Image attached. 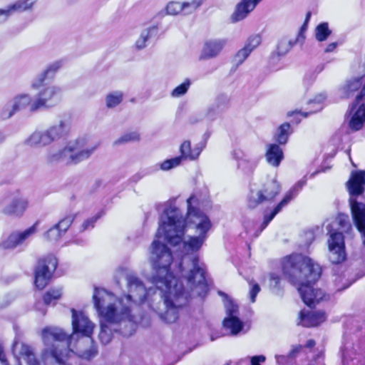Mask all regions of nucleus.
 <instances>
[{
  "mask_svg": "<svg viewBox=\"0 0 365 365\" xmlns=\"http://www.w3.org/2000/svg\"><path fill=\"white\" fill-rule=\"evenodd\" d=\"M196 201L195 196L187 200V222L179 208L173 202L166 203L160 216L156 236H163L166 242L174 247L182 242L183 256L179 264L181 277L193 292L203 296L207 294L209 289L205 266L200 263L197 252L207 238L211 222L205 214L193 206Z\"/></svg>",
  "mask_w": 365,
  "mask_h": 365,
  "instance_id": "1",
  "label": "nucleus"
},
{
  "mask_svg": "<svg viewBox=\"0 0 365 365\" xmlns=\"http://www.w3.org/2000/svg\"><path fill=\"white\" fill-rule=\"evenodd\" d=\"M150 260L153 272L150 281L160 289L157 297L158 304H162L165 311L164 313L160 312V307H155L153 302L150 304V307L158 312L162 320L166 323H173L178 318V309L187 304L189 298H203L206 295L197 294L187 285L185 290L183 284L177 282L170 272L173 257L170 249L165 244L158 240L153 242Z\"/></svg>",
  "mask_w": 365,
  "mask_h": 365,
  "instance_id": "2",
  "label": "nucleus"
},
{
  "mask_svg": "<svg viewBox=\"0 0 365 365\" xmlns=\"http://www.w3.org/2000/svg\"><path fill=\"white\" fill-rule=\"evenodd\" d=\"M125 279L128 294L117 298L113 293L103 288L96 287L93 299L98 315L108 323L128 322L130 331H122L125 336L131 335L138 322L136 317L132 314L134 306L148 301L149 304L157 300L159 292L155 284L154 288L147 289L143 281L134 273L126 274Z\"/></svg>",
  "mask_w": 365,
  "mask_h": 365,
  "instance_id": "3",
  "label": "nucleus"
},
{
  "mask_svg": "<svg viewBox=\"0 0 365 365\" xmlns=\"http://www.w3.org/2000/svg\"><path fill=\"white\" fill-rule=\"evenodd\" d=\"M282 271L292 284L298 286L301 297L308 307L326 299L327 295L322 289L313 287L321 276L322 269L309 257L302 254L287 257L282 263Z\"/></svg>",
  "mask_w": 365,
  "mask_h": 365,
  "instance_id": "4",
  "label": "nucleus"
},
{
  "mask_svg": "<svg viewBox=\"0 0 365 365\" xmlns=\"http://www.w3.org/2000/svg\"><path fill=\"white\" fill-rule=\"evenodd\" d=\"M72 312V327L73 334L68 336L61 329L58 327H46L42 330V339L46 348L58 346L55 343H65L66 347L71 351V341L76 334H81L84 336L90 337L93 334L94 324L83 312H77L74 309Z\"/></svg>",
  "mask_w": 365,
  "mask_h": 365,
  "instance_id": "5",
  "label": "nucleus"
},
{
  "mask_svg": "<svg viewBox=\"0 0 365 365\" xmlns=\"http://www.w3.org/2000/svg\"><path fill=\"white\" fill-rule=\"evenodd\" d=\"M346 187L350 195L349 204L353 220L365 245V204L356 200V197L364 192L365 170L352 172L346 182Z\"/></svg>",
  "mask_w": 365,
  "mask_h": 365,
  "instance_id": "6",
  "label": "nucleus"
},
{
  "mask_svg": "<svg viewBox=\"0 0 365 365\" xmlns=\"http://www.w3.org/2000/svg\"><path fill=\"white\" fill-rule=\"evenodd\" d=\"M330 235L328 240L329 259L332 264H340L346 259L343 232L349 233L351 225L349 216L339 214L331 225L327 226Z\"/></svg>",
  "mask_w": 365,
  "mask_h": 365,
  "instance_id": "7",
  "label": "nucleus"
},
{
  "mask_svg": "<svg viewBox=\"0 0 365 365\" xmlns=\"http://www.w3.org/2000/svg\"><path fill=\"white\" fill-rule=\"evenodd\" d=\"M70 131V123L61 119L46 129L36 130L26 140V144L35 148L46 147L66 137Z\"/></svg>",
  "mask_w": 365,
  "mask_h": 365,
  "instance_id": "8",
  "label": "nucleus"
},
{
  "mask_svg": "<svg viewBox=\"0 0 365 365\" xmlns=\"http://www.w3.org/2000/svg\"><path fill=\"white\" fill-rule=\"evenodd\" d=\"M280 191L281 185L275 178L267 180L261 189L250 191L247 201L248 207L254 209L259 204L271 202Z\"/></svg>",
  "mask_w": 365,
  "mask_h": 365,
  "instance_id": "9",
  "label": "nucleus"
},
{
  "mask_svg": "<svg viewBox=\"0 0 365 365\" xmlns=\"http://www.w3.org/2000/svg\"><path fill=\"white\" fill-rule=\"evenodd\" d=\"M61 100L60 88L51 86L38 91L33 99L30 111L34 113L41 109H48L58 105Z\"/></svg>",
  "mask_w": 365,
  "mask_h": 365,
  "instance_id": "10",
  "label": "nucleus"
},
{
  "mask_svg": "<svg viewBox=\"0 0 365 365\" xmlns=\"http://www.w3.org/2000/svg\"><path fill=\"white\" fill-rule=\"evenodd\" d=\"M98 145L78 150L80 148L78 140L68 143L63 148L60 149L63 163L66 165H76L88 158L94 153Z\"/></svg>",
  "mask_w": 365,
  "mask_h": 365,
  "instance_id": "11",
  "label": "nucleus"
},
{
  "mask_svg": "<svg viewBox=\"0 0 365 365\" xmlns=\"http://www.w3.org/2000/svg\"><path fill=\"white\" fill-rule=\"evenodd\" d=\"M57 264V259L53 255L39 259L35 270V284L38 289H43L48 284Z\"/></svg>",
  "mask_w": 365,
  "mask_h": 365,
  "instance_id": "12",
  "label": "nucleus"
},
{
  "mask_svg": "<svg viewBox=\"0 0 365 365\" xmlns=\"http://www.w3.org/2000/svg\"><path fill=\"white\" fill-rule=\"evenodd\" d=\"M364 86L360 93L356 96L354 102L351 105L349 115H351L349 120V128L354 130H359L365 123V78Z\"/></svg>",
  "mask_w": 365,
  "mask_h": 365,
  "instance_id": "13",
  "label": "nucleus"
},
{
  "mask_svg": "<svg viewBox=\"0 0 365 365\" xmlns=\"http://www.w3.org/2000/svg\"><path fill=\"white\" fill-rule=\"evenodd\" d=\"M307 184V180L304 178L303 179L297 181L292 187L285 194L283 199L277 205L269 215H264V220L260 225V230L256 235V237L264 230L269 223L274 219V217L282 211V210L286 207L289 202L295 198L298 194L301 192L303 187Z\"/></svg>",
  "mask_w": 365,
  "mask_h": 365,
  "instance_id": "14",
  "label": "nucleus"
},
{
  "mask_svg": "<svg viewBox=\"0 0 365 365\" xmlns=\"http://www.w3.org/2000/svg\"><path fill=\"white\" fill-rule=\"evenodd\" d=\"M1 212L7 216L21 217L29 206L28 200L17 193L3 200Z\"/></svg>",
  "mask_w": 365,
  "mask_h": 365,
  "instance_id": "15",
  "label": "nucleus"
},
{
  "mask_svg": "<svg viewBox=\"0 0 365 365\" xmlns=\"http://www.w3.org/2000/svg\"><path fill=\"white\" fill-rule=\"evenodd\" d=\"M38 222L24 231L12 232L5 240L0 242L3 250H14L21 246L28 239L37 232Z\"/></svg>",
  "mask_w": 365,
  "mask_h": 365,
  "instance_id": "16",
  "label": "nucleus"
},
{
  "mask_svg": "<svg viewBox=\"0 0 365 365\" xmlns=\"http://www.w3.org/2000/svg\"><path fill=\"white\" fill-rule=\"evenodd\" d=\"M225 308L227 317L223 320V326L230 331L232 335H237L244 327L242 322L237 316L238 307L232 301H229L225 304Z\"/></svg>",
  "mask_w": 365,
  "mask_h": 365,
  "instance_id": "17",
  "label": "nucleus"
},
{
  "mask_svg": "<svg viewBox=\"0 0 365 365\" xmlns=\"http://www.w3.org/2000/svg\"><path fill=\"white\" fill-rule=\"evenodd\" d=\"M227 43V40L226 38H215L205 41L200 58L205 60L217 57L221 53Z\"/></svg>",
  "mask_w": 365,
  "mask_h": 365,
  "instance_id": "18",
  "label": "nucleus"
},
{
  "mask_svg": "<svg viewBox=\"0 0 365 365\" xmlns=\"http://www.w3.org/2000/svg\"><path fill=\"white\" fill-rule=\"evenodd\" d=\"M12 352L17 359L23 358L26 360L27 365H41L36 358L32 347L24 343L15 342L12 347Z\"/></svg>",
  "mask_w": 365,
  "mask_h": 365,
  "instance_id": "19",
  "label": "nucleus"
},
{
  "mask_svg": "<svg viewBox=\"0 0 365 365\" xmlns=\"http://www.w3.org/2000/svg\"><path fill=\"white\" fill-rule=\"evenodd\" d=\"M326 314L323 311L302 310L299 313V324L306 327H317L326 320Z\"/></svg>",
  "mask_w": 365,
  "mask_h": 365,
  "instance_id": "20",
  "label": "nucleus"
},
{
  "mask_svg": "<svg viewBox=\"0 0 365 365\" xmlns=\"http://www.w3.org/2000/svg\"><path fill=\"white\" fill-rule=\"evenodd\" d=\"M234 158L237 160V167L244 173L251 174L257 165V161L250 159L240 151L235 150L233 153Z\"/></svg>",
  "mask_w": 365,
  "mask_h": 365,
  "instance_id": "21",
  "label": "nucleus"
},
{
  "mask_svg": "<svg viewBox=\"0 0 365 365\" xmlns=\"http://www.w3.org/2000/svg\"><path fill=\"white\" fill-rule=\"evenodd\" d=\"M255 9V4H252L249 0H242L236 6L231 16L232 23H237L245 19L247 15Z\"/></svg>",
  "mask_w": 365,
  "mask_h": 365,
  "instance_id": "22",
  "label": "nucleus"
},
{
  "mask_svg": "<svg viewBox=\"0 0 365 365\" xmlns=\"http://www.w3.org/2000/svg\"><path fill=\"white\" fill-rule=\"evenodd\" d=\"M265 157L269 165L278 167L284 158V153L279 145L273 143L268 146Z\"/></svg>",
  "mask_w": 365,
  "mask_h": 365,
  "instance_id": "23",
  "label": "nucleus"
},
{
  "mask_svg": "<svg viewBox=\"0 0 365 365\" xmlns=\"http://www.w3.org/2000/svg\"><path fill=\"white\" fill-rule=\"evenodd\" d=\"M364 83V76L351 78L346 82V83L340 88L341 96L342 98H349L352 96L354 92L361 88Z\"/></svg>",
  "mask_w": 365,
  "mask_h": 365,
  "instance_id": "24",
  "label": "nucleus"
},
{
  "mask_svg": "<svg viewBox=\"0 0 365 365\" xmlns=\"http://www.w3.org/2000/svg\"><path fill=\"white\" fill-rule=\"evenodd\" d=\"M158 34V28L156 26H150L142 31L138 40L135 41V48L138 50L145 48L150 40L155 37Z\"/></svg>",
  "mask_w": 365,
  "mask_h": 365,
  "instance_id": "25",
  "label": "nucleus"
},
{
  "mask_svg": "<svg viewBox=\"0 0 365 365\" xmlns=\"http://www.w3.org/2000/svg\"><path fill=\"white\" fill-rule=\"evenodd\" d=\"M10 101L12 102L13 106L16 113L25 109L28 106H29V108L31 107L33 102L32 98L30 95L26 93L16 95L13 98L10 99Z\"/></svg>",
  "mask_w": 365,
  "mask_h": 365,
  "instance_id": "26",
  "label": "nucleus"
},
{
  "mask_svg": "<svg viewBox=\"0 0 365 365\" xmlns=\"http://www.w3.org/2000/svg\"><path fill=\"white\" fill-rule=\"evenodd\" d=\"M292 133V130H291L289 123H284L277 128L274 133V138L279 145H285Z\"/></svg>",
  "mask_w": 365,
  "mask_h": 365,
  "instance_id": "27",
  "label": "nucleus"
},
{
  "mask_svg": "<svg viewBox=\"0 0 365 365\" xmlns=\"http://www.w3.org/2000/svg\"><path fill=\"white\" fill-rule=\"evenodd\" d=\"M327 96L324 93H319L314 99L310 100L308 103L312 109L309 112L300 113L304 118L308 117L310 114L320 111L323 108V102Z\"/></svg>",
  "mask_w": 365,
  "mask_h": 365,
  "instance_id": "28",
  "label": "nucleus"
},
{
  "mask_svg": "<svg viewBox=\"0 0 365 365\" xmlns=\"http://www.w3.org/2000/svg\"><path fill=\"white\" fill-rule=\"evenodd\" d=\"M66 351V349L63 350L59 349L57 347L46 348L45 349L46 354H49L50 356L53 359L54 365H69L66 363V355L64 354V352Z\"/></svg>",
  "mask_w": 365,
  "mask_h": 365,
  "instance_id": "29",
  "label": "nucleus"
},
{
  "mask_svg": "<svg viewBox=\"0 0 365 365\" xmlns=\"http://www.w3.org/2000/svg\"><path fill=\"white\" fill-rule=\"evenodd\" d=\"M297 42L299 41L296 38L288 39L287 37L282 38L277 46L276 53L277 56H285Z\"/></svg>",
  "mask_w": 365,
  "mask_h": 365,
  "instance_id": "30",
  "label": "nucleus"
},
{
  "mask_svg": "<svg viewBox=\"0 0 365 365\" xmlns=\"http://www.w3.org/2000/svg\"><path fill=\"white\" fill-rule=\"evenodd\" d=\"M331 33L332 31L329 27V24L327 22H322L315 28V38L319 42L324 41L329 38Z\"/></svg>",
  "mask_w": 365,
  "mask_h": 365,
  "instance_id": "31",
  "label": "nucleus"
},
{
  "mask_svg": "<svg viewBox=\"0 0 365 365\" xmlns=\"http://www.w3.org/2000/svg\"><path fill=\"white\" fill-rule=\"evenodd\" d=\"M61 289H51L43 295V302L46 305H54L56 303V301L61 298Z\"/></svg>",
  "mask_w": 365,
  "mask_h": 365,
  "instance_id": "32",
  "label": "nucleus"
},
{
  "mask_svg": "<svg viewBox=\"0 0 365 365\" xmlns=\"http://www.w3.org/2000/svg\"><path fill=\"white\" fill-rule=\"evenodd\" d=\"M16 113L12 102L10 100L0 106V120H1L11 118Z\"/></svg>",
  "mask_w": 365,
  "mask_h": 365,
  "instance_id": "33",
  "label": "nucleus"
},
{
  "mask_svg": "<svg viewBox=\"0 0 365 365\" xmlns=\"http://www.w3.org/2000/svg\"><path fill=\"white\" fill-rule=\"evenodd\" d=\"M34 1L30 0H19L11 5L8 6L11 14L16 11H23L32 7Z\"/></svg>",
  "mask_w": 365,
  "mask_h": 365,
  "instance_id": "34",
  "label": "nucleus"
},
{
  "mask_svg": "<svg viewBox=\"0 0 365 365\" xmlns=\"http://www.w3.org/2000/svg\"><path fill=\"white\" fill-rule=\"evenodd\" d=\"M180 155L178 156L180 158V160H192V148H191V143L189 140L184 141L180 147Z\"/></svg>",
  "mask_w": 365,
  "mask_h": 365,
  "instance_id": "35",
  "label": "nucleus"
},
{
  "mask_svg": "<svg viewBox=\"0 0 365 365\" xmlns=\"http://www.w3.org/2000/svg\"><path fill=\"white\" fill-rule=\"evenodd\" d=\"M99 339L103 344H108L112 339V333L108 326L102 321L101 322V331L98 335Z\"/></svg>",
  "mask_w": 365,
  "mask_h": 365,
  "instance_id": "36",
  "label": "nucleus"
},
{
  "mask_svg": "<svg viewBox=\"0 0 365 365\" xmlns=\"http://www.w3.org/2000/svg\"><path fill=\"white\" fill-rule=\"evenodd\" d=\"M123 100V93L120 91H115L109 93L106 96V106L108 108H114L119 105Z\"/></svg>",
  "mask_w": 365,
  "mask_h": 365,
  "instance_id": "37",
  "label": "nucleus"
},
{
  "mask_svg": "<svg viewBox=\"0 0 365 365\" xmlns=\"http://www.w3.org/2000/svg\"><path fill=\"white\" fill-rule=\"evenodd\" d=\"M166 11L168 14L170 15H177L180 12H182L184 14H186L185 5L183 2L182 4L180 2H170L166 7Z\"/></svg>",
  "mask_w": 365,
  "mask_h": 365,
  "instance_id": "38",
  "label": "nucleus"
},
{
  "mask_svg": "<svg viewBox=\"0 0 365 365\" xmlns=\"http://www.w3.org/2000/svg\"><path fill=\"white\" fill-rule=\"evenodd\" d=\"M139 140L140 135L137 132L133 131L123 134L122 136L115 140L114 145H120L128 142L138 141Z\"/></svg>",
  "mask_w": 365,
  "mask_h": 365,
  "instance_id": "39",
  "label": "nucleus"
},
{
  "mask_svg": "<svg viewBox=\"0 0 365 365\" xmlns=\"http://www.w3.org/2000/svg\"><path fill=\"white\" fill-rule=\"evenodd\" d=\"M229 103V97L225 94H220L217 96L213 105L218 111L222 112L228 108Z\"/></svg>",
  "mask_w": 365,
  "mask_h": 365,
  "instance_id": "40",
  "label": "nucleus"
},
{
  "mask_svg": "<svg viewBox=\"0 0 365 365\" xmlns=\"http://www.w3.org/2000/svg\"><path fill=\"white\" fill-rule=\"evenodd\" d=\"M190 85V80L186 78L182 83L178 86L175 89L173 90L171 96L174 98H178L185 95L187 93Z\"/></svg>",
  "mask_w": 365,
  "mask_h": 365,
  "instance_id": "41",
  "label": "nucleus"
},
{
  "mask_svg": "<svg viewBox=\"0 0 365 365\" xmlns=\"http://www.w3.org/2000/svg\"><path fill=\"white\" fill-rule=\"evenodd\" d=\"M181 163L182 161L180 160V158L177 156L173 158L164 160L162 163L160 164V168L162 170L168 171L179 166Z\"/></svg>",
  "mask_w": 365,
  "mask_h": 365,
  "instance_id": "42",
  "label": "nucleus"
},
{
  "mask_svg": "<svg viewBox=\"0 0 365 365\" xmlns=\"http://www.w3.org/2000/svg\"><path fill=\"white\" fill-rule=\"evenodd\" d=\"M61 153L60 149L53 150L51 149L48 152L46 159V162L49 164H56L59 163H63L61 158Z\"/></svg>",
  "mask_w": 365,
  "mask_h": 365,
  "instance_id": "43",
  "label": "nucleus"
},
{
  "mask_svg": "<svg viewBox=\"0 0 365 365\" xmlns=\"http://www.w3.org/2000/svg\"><path fill=\"white\" fill-rule=\"evenodd\" d=\"M63 233L56 226V225L49 229L45 234L46 238L51 242L58 241Z\"/></svg>",
  "mask_w": 365,
  "mask_h": 365,
  "instance_id": "44",
  "label": "nucleus"
},
{
  "mask_svg": "<svg viewBox=\"0 0 365 365\" xmlns=\"http://www.w3.org/2000/svg\"><path fill=\"white\" fill-rule=\"evenodd\" d=\"M334 282L336 292L344 290L351 284V282H347V280L345 279L344 274L336 276Z\"/></svg>",
  "mask_w": 365,
  "mask_h": 365,
  "instance_id": "45",
  "label": "nucleus"
},
{
  "mask_svg": "<svg viewBox=\"0 0 365 365\" xmlns=\"http://www.w3.org/2000/svg\"><path fill=\"white\" fill-rule=\"evenodd\" d=\"M74 216L72 215H68L63 218L61 220H60L56 226L61 231V232L63 233V235L66 233V232L68 230V229L71 225L72 222L74 220Z\"/></svg>",
  "mask_w": 365,
  "mask_h": 365,
  "instance_id": "46",
  "label": "nucleus"
},
{
  "mask_svg": "<svg viewBox=\"0 0 365 365\" xmlns=\"http://www.w3.org/2000/svg\"><path fill=\"white\" fill-rule=\"evenodd\" d=\"M250 53V50L243 47L235 54L233 58V62L236 64V66H239L246 60Z\"/></svg>",
  "mask_w": 365,
  "mask_h": 365,
  "instance_id": "47",
  "label": "nucleus"
},
{
  "mask_svg": "<svg viewBox=\"0 0 365 365\" xmlns=\"http://www.w3.org/2000/svg\"><path fill=\"white\" fill-rule=\"evenodd\" d=\"M261 43V37L259 35L251 36L247 41L245 48L250 50V53L256 48Z\"/></svg>",
  "mask_w": 365,
  "mask_h": 365,
  "instance_id": "48",
  "label": "nucleus"
},
{
  "mask_svg": "<svg viewBox=\"0 0 365 365\" xmlns=\"http://www.w3.org/2000/svg\"><path fill=\"white\" fill-rule=\"evenodd\" d=\"M205 0H190V1H185V9L186 14H192L198 8L201 6V5L204 3Z\"/></svg>",
  "mask_w": 365,
  "mask_h": 365,
  "instance_id": "49",
  "label": "nucleus"
},
{
  "mask_svg": "<svg viewBox=\"0 0 365 365\" xmlns=\"http://www.w3.org/2000/svg\"><path fill=\"white\" fill-rule=\"evenodd\" d=\"M47 78H48L47 75L43 71L31 81V88L33 89H39L43 86Z\"/></svg>",
  "mask_w": 365,
  "mask_h": 365,
  "instance_id": "50",
  "label": "nucleus"
},
{
  "mask_svg": "<svg viewBox=\"0 0 365 365\" xmlns=\"http://www.w3.org/2000/svg\"><path fill=\"white\" fill-rule=\"evenodd\" d=\"M61 61H56L51 64H50L47 68L43 71L48 78H52L55 73L61 67Z\"/></svg>",
  "mask_w": 365,
  "mask_h": 365,
  "instance_id": "51",
  "label": "nucleus"
},
{
  "mask_svg": "<svg viewBox=\"0 0 365 365\" xmlns=\"http://www.w3.org/2000/svg\"><path fill=\"white\" fill-rule=\"evenodd\" d=\"M317 73L315 71H309L307 73L303 79V85L305 88L312 86L317 78Z\"/></svg>",
  "mask_w": 365,
  "mask_h": 365,
  "instance_id": "52",
  "label": "nucleus"
},
{
  "mask_svg": "<svg viewBox=\"0 0 365 365\" xmlns=\"http://www.w3.org/2000/svg\"><path fill=\"white\" fill-rule=\"evenodd\" d=\"M101 217V215L98 214L96 216L92 217L86 221L82 224L81 231L83 232L87 230H90L93 228L95 222L97 221L98 218Z\"/></svg>",
  "mask_w": 365,
  "mask_h": 365,
  "instance_id": "53",
  "label": "nucleus"
},
{
  "mask_svg": "<svg viewBox=\"0 0 365 365\" xmlns=\"http://www.w3.org/2000/svg\"><path fill=\"white\" fill-rule=\"evenodd\" d=\"M98 353L97 347L94 345H92L88 350L83 351L80 356L83 359L89 360L93 358Z\"/></svg>",
  "mask_w": 365,
  "mask_h": 365,
  "instance_id": "54",
  "label": "nucleus"
},
{
  "mask_svg": "<svg viewBox=\"0 0 365 365\" xmlns=\"http://www.w3.org/2000/svg\"><path fill=\"white\" fill-rule=\"evenodd\" d=\"M251 288L250 290V301L254 303L256 301V297L257 294L260 292V287L257 283L250 282Z\"/></svg>",
  "mask_w": 365,
  "mask_h": 365,
  "instance_id": "55",
  "label": "nucleus"
},
{
  "mask_svg": "<svg viewBox=\"0 0 365 365\" xmlns=\"http://www.w3.org/2000/svg\"><path fill=\"white\" fill-rule=\"evenodd\" d=\"M220 113V111H218L216 109V107L214 105H212V106L207 108V112L205 113V116L209 120H213L216 118L217 113Z\"/></svg>",
  "mask_w": 365,
  "mask_h": 365,
  "instance_id": "56",
  "label": "nucleus"
},
{
  "mask_svg": "<svg viewBox=\"0 0 365 365\" xmlns=\"http://www.w3.org/2000/svg\"><path fill=\"white\" fill-rule=\"evenodd\" d=\"M11 14L8 6L4 9H0V24L5 22Z\"/></svg>",
  "mask_w": 365,
  "mask_h": 365,
  "instance_id": "57",
  "label": "nucleus"
},
{
  "mask_svg": "<svg viewBox=\"0 0 365 365\" xmlns=\"http://www.w3.org/2000/svg\"><path fill=\"white\" fill-rule=\"evenodd\" d=\"M266 357L264 355H257L250 357L251 365H261V363L264 362Z\"/></svg>",
  "mask_w": 365,
  "mask_h": 365,
  "instance_id": "58",
  "label": "nucleus"
},
{
  "mask_svg": "<svg viewBox=\"0 0 365 365\" xmlns=\"http://www.w3.org/2000/svg\"><path fill=\"white\" fill-rule=\"evenodd\" d=\"M204 147H205V145L202 144H197L192 148V155L193 156L192 160H196L199 157V155L201 153V152L202 151Z\"/></svg>",
  "mask_w": 365,
  "mask_h": 365,
  "instance_id": "59",
  "label": "nucleus"
},
{
  "mask_svg": "<svg viewBox=\"0 0 365 365\" xmlns=\"http://www.w3.org/2000/svg\"><path fill=\"white\" fill-rule=\"evenodd\" d=\"M204 147H205V145L202 144H197L192 148V155L193 156L192 160H196L199 157V155L201 153V152L202 151Z\"/></svg>",
  "mask_w": 365,
  "mask_h": 365,
  "instance_id": "60",
  "label": "nucleus"
},
{
  "mask_svg": "<svg viewBox=\"0 0 365 365\" xmlns=\"http://www.w3.org/2000/svg\"><path fill=\"white\" fill-rule=\"evenodd\" d=\"M307 29V24L306 22H304V24L300 28L298 36L296 37L297 41H298L299 42H302V43L304 41V40L305 38L304 32L306 31Z\"/></svg>",
  "mask_w": 365,
  "mask_h": 365,
  "instance_id": "61",
  "label": "nucleus"
},
{
  "mask_svg": "<svg viewBox=\"0 0 365 365\" xmlns=\"http://www.w3.org/2000/svg\"><path fill=\"white\" fill-rule=\"evenodd\" d=\"M280 282V277L278 274L272 273L270 274V285L274 287H277L279 286Z\"/></svg>",
  "mask_w": 365,
  "mask_h": 365,
  "instance_id": "62",
  "label": "nucleus"
},
{
  "mask_svg": "<svg viewBox=\"0 0 365 365\" xmlns=\"http://www.w3.org/2000/svg\"><path fill=\"white\" fill-rule=\"evenodd\" d=\"M304 236L308 245H310L315 239V234L314 230H309L305 232Z\"/></svg>",
  "mask_w": 365,
  "mask_h": 365,
  "instance_id": "63",
  "label": "nucleus"
},
{
  "mask_svg": "<svg viewBox=\"0 0 365 365\" xmlns=\"http://www.w3.org/2000/svg\"><path fill=\"white\" fill-rule=\"evenodd\" d=\"M0 361L3 365H9L6 358L3 346L0 344Z\"/></svg>",
  "mask_w": 365,
  "mask_h": 365,
  "instance_id": "64",
  "label": "nucleus"
}]
</instances>
